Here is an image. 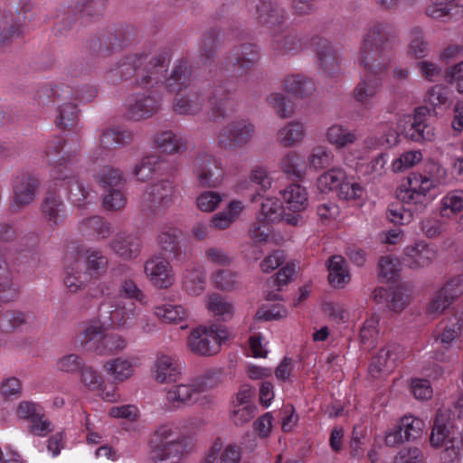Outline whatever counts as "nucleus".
I'll return each instance as SVG.
<instances>
[{
	"instance_id": "c85d7f7f",
	"label": "nucleus",
	"mask_w": 463,
	"mask_h": 463,
	"mask_svg": "<svg viewBox=\"0 0 463 463\" xmlns=\"http://www.w3.org/2000/svg\"><path fill=\"white\" fill-rule=\"evenodd\" d=\"M282 198L289 204L291 212L299 213L308 206L307 194L305 187L298 184H291L280 191Z\"/></svg>"
},
{
	"instance_id": "e2e57ef3",
	"label": "nucleus",
	"mask_w": 463,
	"mask_h": 463,
	"mask_svg": "<svg viewBox=\"0 0 463 463\" xmlns=\"http://www.w3.org/2000/svg\"><path fill=\"white\" fill-rule=\"evenodd\" d=\"M106 194L103 195L102 205L108 211H118L122 209L127 202V199L122 194L121 189H109L105 190Z\"/></svg>"
},
{
	"instance_id": "052dcab7",
	"label": "nucleus",
	"mask_w": 463,
	"mask_h": 463,
	"mask_svg": "<svg viewBox=\"0 0 463 463\" xmlns=\"http://www.w3.org/2000/svg\"><path fill=\"white\" fill-rule=\"evenodd\" d=\"M207 307L209 310L214 312L216 316H221L223 321L232 317V305L225 301L222 296L218 294H213L210 297Z\"/></svg>"
},
{
	"instance_id": "ea45409f",
	"label": "nucleus",
	"mask_w": 463,
	"mask_h": 463,
	"mask_svg": "<svg viewBox=\"0 0 463 463\" xmlns=\"http://www.w3.org/2000/svg\"><path fill=\"white\" fill-rule=\"evenodd\" d=\"M21 34L19 24L14 23L12 14L0 11V46L10 43Z\"/></svg>"
},
{
	"instance_id": "5fc2aeb1",
	"label": "nucleus",
	"mask_w": 463,
	"mask_h": 463,
	"mask_svg": "<svg viewBox=\"0 0 463 463\" xmlns=\"http://www.w3.org/2000/svg\"><path fill=\"white\" fill-rule=\"evenodd\" d=\"M84 264L89 276L98 278L107 270L108 260L100 251L93 250L88 254Z\"/></svg>"
},
{
	"instance_id": "f704fd0d",
	"label": "nucleus",
	"mask_w": 463,
	"mask_h": 463,
	"mask_svg": "<svg viewBox=\"0 0 463 463\" xmlns=\"http://www.w3.org/2000/svg\"><path fill=\"white\" fill-rule=\"evenodd\" d=\"M96 179L104 190L122 189L126 183L123 172L111 165H104L96 175Z\"/></svg>"
},
{
	"instance_id": "7c9ffc66",
	"label": "nucleus",
	"mask_w": 463,
	"mask_h": 463,
	"mask_svg": "<svg viewBox=\"0 0 463 463\" xmlns=\"http://www.w3.org/2000/svg\"><path fill=\"white\" fill-rule=\"evenodd\" d=\"M285 90L295 98H305L312 95L316 90L312 80L301 75H291L284 80Z\"/></svg>"
},
{
	"instance_id": "39448f33",
	"label": "nucleus",
	"mask_w": 463,
	"mask_h": 463,
	"mask_svg": "<svg viewBox=\"0 0 463 463\" xmlns=\"http://www.w3.org/2000/svg\"><path fill=\"white\" fill-rule=\"evenodd\" d=\"M190 79L191 71L188 70L186 61H178L169 77L165 76L163 83H165V89L171 93H176L173 101V109L176 114L193 115L197 113L196 104L178 94L189 85Z\"/></svg>"
},
{
	"instance_id": "a211bd4d",
	"label": "nucleus",
	"mask_w": 463,
	"mask_h": 463,
	"mask_svg": "<svg viewBox=\"0 0 463 463\" xmlns=\"http://www.w3.org/2000/svg\"><path fill=\"white\" fill-rule=\"evenodd\" d=\"M64 144L65 140L56 137L47 147L46 151L48 162L55 165L52 175L53 178L61 181H65L68 178V175L63 173V171H66V167L61 168V166L63 164L71 161L72 157L70 152L62 153Z\"/></svg>"
},
{
	"instance_id": "a19ab883",
	"label": "nucleus",
	"mask_w": 463,
	"mask_h": 463,
	"mask_svg": "<svg viewBox=\"0 0 463 463\" xmlns=\"http://www.w3.org/2000/svg\"><path fill=\"white\" fill-rule=\"evenodd\" d=\"M162 162V157L156 154L145 156L139 164H137L133 175L140 181L148 180L157 171V165Z\"/></svg>"
},
{
	"instance_id": "2eb2a0df",
	"label": "nucleus",
	"mask_w": 463,
	"mask_h": 463,
	"mask_svg": "<svg viewBox=\"0 0 463 463\" xmlns=\"http://www.w3.org/2000/svg\"><path fill=\"white\" fill-rule=\"evenodd\" d=\"M39 186L38 178L30 173H23L17 175L13 184L14 197L10 203L13 213L21 207L30 204L35 197V192Z\"/></svg>"
},
{
	"instance_id": "393cba45",
	"label": "nucleus",
	"mask_w": 463,
	"mask_h": 463,
	"mask_svg": "<svg viewBox=\"0 0 463 463\" xmlns=\"http://www.w3.org/2000/svg\"><path fill=\"white\" fill-rule=\"evenodd\" d=\"M67 190L68 198L80 210L86 209L88 205L93 203L94 195L91 194V191L89 190L84 184L79 180H75L74 177L71 178L68 175Z\"/></svg>"
},
{
	"instance_id": "338daca9",
	"label": "nucleus",
	"mask_w": 463,
	"mask_h": 463,
	"mask_svg": "<svg viewBox=\"0 0 463 463\" xmlns=\"http://www.w3.org/2000/svg\"><path fill=\"white\" fill-rule=\"evenodd\" d=\"M222 200V195L218 192L207 191L197 197L196 203L202 212H213L218 207Z\"/></svg>"
},
{
	"instance_id": "6e6d98bb",
	"label": "nucleus",
	"mask_w": 463,
	"mask_h": 463,
	"mask_svg": "<svg viewBox=\"0 0 463 463\" xmlns=\"http://www.w3.org/2000/svg\"><path fill=\"white\" fill-rule=\"evenodd\" d=\"M108 373L112 375L115 380L124 381L132 374V364L128 360L116 358L108 361L105 365Z\"/></svg>"
},
{
	"instance_id": "a18cd8bd",
	"label": "nucleus",
	"mask_w": 463,
	"mask_h": 463,
	"mask_svg": "<svg viewBox=\"0 0 463 463\" xmlns=\"http://www.w3.org/2000/svg\"><path fill=\"white\" fill-rule=\"evenodd\" d=\"M26 314L18 310H7L0 313V331L12 333L27 323Z\"/></svg>"
},
{
	"instance_id": "1a4fd4ad",
	"label": "nucleus",
	"mask_w": 463,
	"mask_h": 463,
	"mask_svg": "<svg viewBox=\"0 0 463 463\" xmlns=\"http://www.w3.org/2000/svg\"><path fill=\"white\" fill-rule=\"evenodd\" d=\"M254 133V126L245 119L235 120L219 133L218 144L224 149H235L246 145Z\"/></svg>"
},
{
	"instance_id": "bb28decb",
	"label": "nucleus",
	"mask_w": 463,
	"mask_h": 463,
	"mask_svg": "<svg viewBox=\"0 0 463 463\" xmlns=\"http://www.w3.org/2000/svg\"><path fill=\"white\" fill-rule=\"evenodd\" d=\"M424 174H411L415 182H420L421 184H426L430 182V184L428 186L430 188L435 187L437 184H440L445 180L447 176V171L445 168L441 166V165L433 159H429L424 164Z\"/></svg>"
},
{
	"instance_id": "6e6552de",
	"label": "nucleus",
	"mask_w": 463,
	"mask_h": 463,
	"mask_svg": "<svg viewBox=\"0 0 463 463\" xmlns=\"http://www.w3.org/2000/svg\"><path fill=\"white\" fill-rule=\"evenodd\" d=\"M183 232L175 227L162 231L157 236L161 259L181 266L189 259L186 246L183 244Z\"/></svg>"
},
{
	"instance_id": "ddd939ff",
	"label": "nucleus",
	"mask_w": 463,
	"mask_h": 463,
	"mask_svg": "<svg viewBox=\"0 0 463 463\" xmlns=\"http://www.w3.org/2000/svg\"><path fill=\"white\" fill-rule=\"evenodd\" d=\"M174 186L169 180H162L146 187L142 197V205L150 213L171 205Z\"/></svg>"
},
{
	"instance_id": "f8f14e48",
	"label": "nucleus",
	"mask_w": 463,
	"mask_h": 463,
	"mask_svg": "<svg viewBox=\"0 0 463 463\" xmlns=\"http://www.w3.org/2000/svg\"><path fill=\"white\" fill-rule=\"evenodd\" d=\"M425 427L424 421L411 415H405L400 419L392 431L385 437L387 446H396L404 441L415 440L420 438Z\"/></svg>"
},
{
	"instance_id": "f03ea898",
	"label": "nucleus",
	"mask_w": 463,
	"mask_h": 463,
	"mask_svg": "<svg viewBox=\"0 0 463 463\" xmlns=\"http://www.w3.org/2000/svg\"><path fill=\"white\" fill-rule=\"evenodd\" d=\"M146 53L126 55L117 63L112 72L120 80L135 77L133 86L142 89H151L162 84L167 71L170 55L168 51H162L146 61Z\"/></svg>"
},
{
	"instance_id": "7ed1b4c3",
	"label": "nucleus",
	"mask_w": 463,
	"mask_h": 463,
	"mask_svg": "<svg viewBox=\"0 0 463 463\" xmlns=\"http://www.w3.org/2000/svg\"><path fill=\"white\" fill-rule=\"evenodd\" d=\"M174 435L168 426L159 427L150 439V458L155 463H179L184 453H188L194 445L192 436L170 439Z\"/></svg>"
},
{
	"instance_id": "4c0bfd02",
	"label": "nucleus",
	"mask_w": 463,
	"mask_h": 463,
	"mask_svg": "<svg viewBox=\"0 0 463 463\" xmlns=\"http://www.w3.org/2000/svg\"><path fill=\"white\" fill-rule=\"evenodd\" d=\"M304 127L298 121H292L282 128L277 135V140L282 146L288 147L302 139Z\"/></svg>"
},
{
	"instance_id": "58836bf2",
	"label": "nucleus",
	"mask_w": 463,
	"mask_h": 463,
	"mask_svg": "<svg viewBox=\"0 0 463 463\" xmlns=\"http://www.w3.org/2000/svg\"><path fill=\"white\" fill-rule=\"evenodd\" d=\"M327 141L335 146L336 148H343L354 143L356 137L354 132L350 131L342 125H333L326 132Z\"/></svg>"
},
{
	"instance_id": "a878e982",
	"label": "nucleus",
	"mask_w": 463,
	"mask_h": 463,
	"mask_svg": "<svg viewBox=\"0 0 463 463\" xmlns=\"http://www.w3.org/2000/svg\"><path fill=\"white\" fill-rule=\"evenodd\" d=\"M128 110L130 114H138L141 116H153L161 110V99L153 94L142 97H136L127 103Z\"/></svg>"
},
{
	"instance_id": "2f4dec72",
	"label": "nucleus",
	"mask_w": 463,
	"mask_h": 463,
	"mask_svg": "<svg viewBox=\"0 0 463 463\" xmlns=\"http://www.w3.org/2000/svg\"><path fill=\"white\" fill-rule=\"evenodd\" d=\"M221 34L222 31L217 27H211L203 33L200 47V58L204 63L214 59L220 45Z\"/></svg>"
},
{
	"instance_id": "79ce46f5",
	"label": "nucleus",
	"mask_w": 463,
	"mask_h": 463,
	"mask_svg": "<svg viewBox=\"0 0 463 463\" xmlns=\"http://www.w3.org/2000/svg\"><path fill=\"white\" fill-rule=\"evenodd\" d=\"M397 358L396 354L388 348H382L378 354L373 356L371 364L369 365V373L373 377H378L382 372H390L392 366L389 364V361L392 362Z\"/></svg>"
},
{
	"instance_id": "412c9836",
	"label": "nucleus",
	"mask_w": 463,
	"mask_h": 463,
	"mask_svg": "<svg viewBox=\"0 0 463 463\" xmlns=\"http://www.w3.org/2000/svg\"><path fill=\"white\" fill-rule=\"evenodd\" d=\"M460 279L453 278L439 289L436 298L430 304V312H443L461 294Z\"/></svg>"
},
{
	"instance_id": "603ef678",
	"label": "nucleus",
	"mask_w": 463,
	"mask_h": 463,
	"mask_svg": "<svg viewBox=\"0 0 463 463\" xmlns=\"http://www.w3.org/2000/svg\"><path fill=\"white\" fill-rule=\"evenodd\" d=\"M223 370L221 368H213L207 370L202 375L194 379V386L197 387L198 392H203L207 390L216 387L222 381Z\"/></svg>"
},
{
	"instance_id": "3c124183",
	"label": "nucleus",
	"mask_w": 463,
	"mask_h": 463,
	"mask_svg": "<svg viewBox=\"0 0 463 463\" xmlns=\"http://www.w3.org/2000/svg\"><path fill=\"white\" fill-rule=\"evenodd\" d=\"M184 287L190 295L197 296L204 289L205 275L200 269L186 270L184 278Z\"/></svg>"
},
{
	"instance_id": "69168bd1",
	"label": "nucleus",
	"mask_w": 463,
	"mask_h": 463,
	"mask_svg": "<svg viewBox=\"0 0 463 463\" xmlns=\"http://www.w3.org/2000/svg\"><path fill=\"white\" fill-rule=\"evenodd\" d=\"M198 392L197 387L194 386V383L192 384H180L175 386L173 389L167 392V400L171 402H186L193 400L194 393Z\"/></svg>"
},
{
	"instance_id": "13d9d810",
	"label": "nucleus",
	"mask_w": 463,
	"mask_h": 463,
	"mask_svg": "<svg viewBox=\"0 0 463 463\" xmlns=\"http://www.w3.org/2000/svg\"><path fill=\"white\" fill-rule=\"evenodd\" d=\"M411 40L408 50V54L415 59H421L428 53V43L423 39V33L419 27H414L411 31Z\"/></svg>"
},
{
	"instance_id": "37998d69",
	"label": "nucleus",
	"mask_w": 463,
	"mask_h": 463,
	"mask_svg": "<svg viewBox=\"0 0 463 463\" xmlns=\"http://www.w3.org/2000/svg\"><path fill=\"white\" fill-rule=\"evenodd\" d=\"M155 146L165 154L179 153L186 149V145L176 138L172 131L158 134L154 139Z\"/></svg>"
},
{
	"instance_id": "c756f323",
	"label": "nucleus",
	"mask_w": 463,
	"mask_h": 463,
	"mask_svg": "<svg viewBox=\"0 0 463 463\" xmlns=\"http://www.w3.org/2000/svg\"><path fill=\"white\" fill-rule=\"evenodd\" d=\"M210 336L203 333L202 326L194 329L188 338L191 350L203 356H212L219 352V344H211Z\"/></svg>"
},
{
	"instance_id": "6ab92c4d",
	"label": "nucleus",
	"mask_w": 463,
	"mask_h": 463,
	"mask_svg": "<svg viewBox=\"0 0 463 463\" xmlns=\"http://www.w3.org/2000/svg\"><path fill=\"white\" fill-rule=\"evenodd\" d=\"M10 257L11 252L5 247L0 246V302H10L17 296L12 283Z\"/></svg>"
},
{
	"instance_id": "5701e85b",
	"label": "nucleus",
	"mask_w": 463,
	"mask_h": 463,
	"mask_svg": "<svg viewBox=\"0 0 463 463\" xmlns=\"http://www.w3.org/2000/svg\"><path fill=\"white\" fill-rule=\"evenodd\" d=\"M170 262L167 260H151L145 265V272L152 284L157 288H167L173 284L174 278L168 273Z\"/></svg>"
},
{
	"instance_id": "bf43d9fd",
	"label": "nucleus",
	"mask_w": 463,
	"mask_h": 463,
	"mask_svg": "<svg viewBox=\"0 0 463 463\" xmlns=\"http://www.w3.org/2000/svg\"><path fill=\"white\" fill-rule=\"evenodd\" d=\"M333 159L334 155L331 150L323 146L315 147L308 157L310 166L316 170L329 166Z\"/></svg>"
},
{
	"instance_id": "cd10ccee",
	"label": "nucleus",
	"mask_w": 463,
	"mask_h": 463,
	"mask_svg": "<svg viewBox=\"0 0 463 463\" xmlns=\"http://www.w3.org/2000/svg\"><path fill=\"white\" fill-rule=\"evenodd\" d=\"M268 101L279 116H290L296 113L312 114L319 112L312 108H308L307 110L302 111L296 101H293L291 99L280 93L270 94L268 98Z\"/></svg>"
},
{
	"instance_id": "0e129e2a",
	"label": "nucleus",
	"mask_w": 463,
	"mask_h": 463,
	"mask_svg": "<svg viewBox=\"0 0 463 463\" xmlns=\"http://www.w3.org/2000/svg\"><path fill=\"white\" fill-rule=\"evenodd\" d=\"M422 154L420 150H411L404 152L401 156L395 159L392 163V170L395 173L402 172L406 168L413 166L415 164L420 162Z\"/></svg>"
},
{
	"instance_id": "864d4df0",
	"label": "nucleus",
	"mask_w": 463,
	"mask_h": 463,
	"mask_svg": "<svg viewBox=\"0 0 463 463\" xmlns=\"http://www.w3.org/2000/svg\"><path fill=\"white\" fill-rule=\"evenodd\" d=\"M107 29L99 35L91 37L88 42V49L97 55L107 57L114 52Z\"/></svg>"
},
{
	"instance_id": "e433bc0d",
	"label": "nucleus",
	"mask_w": 463,
	"mask_h": 463,
	"mask_svg": "<svg viewBox=\"0 0 463 463\" xmlns=\"http://www.w3.org/2000/svg\"><path fill=\"white\" fill-rule=\"evenodd\" d=\"M283 205L277 198H266L261 203V208L258 220L260 222H279L282 221Z\"/></svg>"
},
{
	"instance_id": "de8ad7c7",
	"label": "nucleus",
	"mask_w": 463,
	"mask_h": 463,
	"mask_svg": "<svg viewBox=\"0 0 463 463\" xmlns=\"http://www.w3.org/2000/svg\"><path fill=\"white\" fill-rule=\"evenodd\" d=\"M410 291L405 286L399 284L392 287L391 288L387 307L395 313H400L410 304Z\"/></svg>"
},
{
	"instance_id": "20e7f679",
	"label": "nucleus",
	"mask_w": 463,
	"mask_h": 463,
	"mask_svg": "<svg viewBox=\"0 0 463 463\" xmlns=\"http://www.w3.org/2000/svg\"><path fill=\"white\" fill-rule=\"evenodd\" d=\"M105 326L96 324L88 326L79 336L80 345L86 352L99 355H110L126 347V340L117 334L104 335Z\"/></svg>"
},
{
	"instance_id": "774afa93",
	"label": "nucleus",
	"mask_w": 463,
	"mask_h": 463,
	"mask_svg": "<svg viewBox=\"0 0 463 463\" xmlns=\"http://www.w3.org/2000/svg\"><path fill=\"white\" fill-rule=\"evenodd\" d=\"M108 0H77L75 10L87 16L99 15Z\"/></svg>"
},
{
	"instance_id": "b1692460",
	"label": "nucleus",
	"mask_w": 463,
	"mask_h": 463,
	"mask_svg": "<svg viewBox=\"0 0 463 463\" xmlns=\"http://www.w3.org/2000/svg\"><path fill=\"white\" fill-rule=\"evenodd\" d=\"M413 121H398V129L406 138L420 142L422 140H430L434 136L433 128L425 124L421 118H412Z\"/></svg>"
},
{
	"instance_id": "9b49d317",
	"label": "nucleus",
	"mask_w": 463,
	"mask_h": 463,
	"mask_svg": "<svg viewBox=\"0 0 463 463\" xmlns=\"http://www.w3.org/2000/svg\"><path fill=\"white\" fill-rule=\"evenodd\" d=\"M194 167L200 187L217 188L222 184V170L218 160L212 155H199L195 159Z\"/></svg>"
},
{
	"instance_id": "f3484780",
	"label": "nucleus",
	"mask_w": 463,
	"mask_h": 463,
	"mask_svg": "<svg viewBox=\"0 0 463 463\" xmlns=\"http://www.w3.org/2000/svg\"><path fill=\"white\" fill-rule=\"evenodd\" d=\"M447 418L443 414L441 410H438L434 422L431 433L430 435V443L433 448H440L445 444L446 439H448V443L449 446L447 447V450L451 449L458 450L460 449V447H463V432L460 434V439L458 442L456 444V438L452 437L449 438L452 434V431L448 429V426L446 427V421Z\"/></svg>"
},
{
	"instance_id": "0eeeda50",
	"label": "nucleus",
	"mask_w": 463,
	"mask_h": 463,
	"mask_svg": "<svg viewBox=\"0 0 463 463\" xmlns=\"http://www.w3.org/2000/svg\"><path fill=\"white\" fill-rule=\"evenodd\" d=\"M260 58L259 49L253 43L235 45L226 55L222 67L232 76L241 77L256 64Z\"/></svg>"
},
{
	"instance_id": "4468645a",
	"label": "nucleus",
	"mask_w": 463,
	"mask_h": 463,
	"mask_svg": "<svg viewBox=\"0 0 463 463\" xmlns=\"http://www.w3.org/2000/svg\"><path fill=\"white\" fill-rule=\"evenodd\" d=\"M135 303L120 301L116 306L100 305L99 307V326L123 327L135 317Z\"/></svg>"
},
{
	"instance_id": "aec40b11",
	"label": "nucleus",
	"mask_w": 463,
	"mask_h": 463,
	"mask_svg": "<svg viewBox=\"0 0 463 463\" xmlns=\"http://www.w3.org/2000/svg\"><path fill=\"white\" fill-rule=\"evenodd\" d=\"M255 19L263 26L271 28L284 22V9L271 1H260L255 5Z\"/></svg>"
},
{
	"instance_id": "8fccbe9b",
	"label": "nucleus",
	"mask_w": 463,
	"mask_h": 463,
	"mask_svg": "<svg viewBox=\"0 0 463 463\" xmlns=\"http://www.w3.org/2000/svg\"><path fill=\"white\" fill-rule=\"evenodd\" d=\"M400 260L398 258L383 256L379 260V277L385 279L386 282L396 283L400 278L398 266Z\"/></svg>"
},
{
	"instance_id": "f257e3e1",
	"label": "nucleus",
	"mask_w": 463,
	"mask_h": 463,
	"mask_svg": "<svg viewBox=\"0 0 463 463\" xmlns=\"http://www.w3.org/2000/svg\"><path fill=\"white\" fill-rule=\"evenodd\" d=\"M396 31L387 22H377L369 29L361 48L360 64L366 73L357 85L354 95L357 101L375 94L382 86V77L387 71L392 59V47Z\"/></svg>"
},
{
	"instance_id": "09e8293b",
	"label": "nucleus",
	"mask_w": 463,
	"mask_h": 463,
	"mask_svg": "<svg viewBox=\"0 0 463 463\" xmlns=\"http://www.w3.org/2000/svg\"><path fill=\"white\" fill-rule=\"evenodd\" d=\"M133 139V133L127 129L108 128L100 136V142L105 147L114 145H127Z\"/></svg>"
},
{
	"instance_id": "473e14b6",
	"label": "nucleus",
	"mask_w": 463,
	"mask_h": 463,
	"mask_svg": "<svg viewBox=\"0 0 463 463\" xmlns=\"http://www.w3.org/2000/svg\"><path fill=\"white\" fill-rule=\"evenodd\" d=\"M209 101L212 110L216 116H230L237 111L235 101L229 97L226 90L221 87L213 90Z\"/></svg>"
},
{
	"instance_id": "680f3d73",
	"label": "nucleus",
	"mask_w": 463,
	"mask_h": 463,
	"mask_svg": "<svg viewBox=\"0 0 463 463\" xmlns=\"http://www.w3.org/2000/svg\"><path fill=\"white\" fill-rule=\"evenodd\" d=\"M156 315L169 323H178L186 317V312L182 306L173 305L157 307Z\"/></svg>"
},
{
	"instance_id": "423d86ee",
	"label": "nucleus",
	"mask_w": 463,
	"mask_h": 463,
	"mask_svg": "<svg viewBox=\"0 0 463 463\" xmlns=\"http://www.w3.org/2000/svg\"><path fill=\"white\" fill-rule=\"evenodd\" d=\"M260 58L259 49L253 43L235 45L226 55L222 67L232 76L241 77L256 64Z\"/></svg>"
},
{
	"instance_id": "72a5a7b5",
	"label": "nucleus",
	"mask_w": 463,
	"mask_h": 463,
	"mask_svg": "<svg viewBox=\"0 0 463 463\" xmlns=\"http://www.w3.org/2000/svg\"><path fill=\"white\" fill-rule=\"evenodd\" d=\"M328 281L334 288H343L350 279L345 260L339 255L333 256L328 264Z\"/></svg>"
},
{
	"instance_id": "4be33fe9",
	"label": "nucleus",
	"mask_w": 463,
	"mask_h": 463,
	"mask_svg": "<svg viewBox=\"0 0 463 463\" xmlns=\"http://www.w3.org/2000/svg\"><path fill=\"white\" fill-rule=\"evenodd\" d=\"M110 247L117 255L123 259L130 260L138 255L141 241L134 234L118 232L110 242Z\"/></svg>"
},
{
	"instance_id": "49530a36",
	"label": "nucleus",
	"mask_w": 463,
	"mask_h": 463,
	"mask_svg": "<svg viewBox=\"0 0 463 463\" xmlns=\"http://www.w3.org/2000/svg\"><path fill=\"white\" fill-rule=\"evenodd\" d=\"M155 379L159 383L175 382L177 371L172 363V358L167 355H161L157 358L156 364Z\"/></svg>"
},
{
	"instance_id": "c9c22d12",
	"label": "nucleus",
	"mask_w": 463,
	"mask_h": 463,
	"mask_svg": "<svg viewBox=\"0 0 463 463\" xmlns=\"http://www.w3.org/2000/svg\"><path fill=\"white\" fill-rule=\"evenodd\" d=\"M346 179L345 171L340 168H331L317 178V187L321 194H326L334 190L336 191L341 183Z\"/></svg>"
},
{
	"instance_id": "4d7b16f0",
	"label": "nucleus",
	"mask_w": 463,
	"mask_h": 463,
	"mask_svg": "<svg viewBox=\"0 0 463 463\" xmlns=\"http://www.w3.org/2000/svg\"><path fill=\"white\" fill-rule=\"evenodd\" d=\"M448 211H450L453 214L463 211L462 190H456L449 193L442 199V207L440 209L441 216L449 217Z\"/></svg>"
},
{
	"instance_id": "dca6fc26",
	"label": "nucleus",
	"mask_w": 463,
	"mask_h": 463,
	"mask_svg": "<svg viewBox=\"0 0 463 463\" xmlns=\"http://www.w3.org/2000/svg\"><path fill=\"white\" fill-rule=\"evenodd\" d=\"M40 212L43 219L52 227L58 226L65 218V204L61 194L49 188L42 200Z\"/></svg>"
},
{
	"instance_id": "9d476101",
	"label": "nucleus",
	"mask_w": 463,
	"mask_h": 463,
	"mask_svg": "<svg viewBox=\"0 0 463 463\" xmlns=\"http://www.w3.org/2000/svg\"><path fill=\"white\" fill-rule=\"evenodd\" d=\"M311 45L319 61V69L328 77H336L341 72V59L338 51L325 38L315 36Z\"/></svg>"
},
{
	"instance_id": "c03bdc74",
	"label": "nucleus",
	"mask_w": 463,
	"mask_h": 463,
	"mask_svg": "<svg viewBox=\"0 0 463 463\" xmlns=\"http://www.w3.org/2000/svg\"><path fill=\"white\" fill-rule=\"evenodd\" d=\"M109 37L111 40L114 51H119L128 45L134 39V29L130 25H121L119 27L108 28Z\"/></svg>"
}]
</instances>
